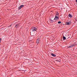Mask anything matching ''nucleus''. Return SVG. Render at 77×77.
<instances>
[{
	"mask_svg": "<svg viewBox=\"0 0 77 77\" xmlns=\"http://www.w3.org/2000/svg\"><path fill=\"white\" fill-rule=\"evenodd\" d=\"M76 45H77V44H75L70 45V46L69 47H70L71 48L72 47H74V46H76Z\"/></svg>",
	"mask_w": 77,
	"mask_h": 77,
	"instance_id": "obj_1",
	"label": "nucleus"
},
{
	"mask_svg": "<svg viewBox=\"0 0 77 77\" xmlns=\"http://www.w3.org/2000/svg\"><path fill=\"white\" fill-rule=\"evenodd\" d=\"M37 29H36V28L35 27H32V31H33V32H35V31H36Z\"/></svg>",
	"mask_w": 77,
	"mask_h": 77,
	"instance_id": "obj_2",
	"label": "nucleus"
},
{
	"mask_svg": "<svg viewBox=\"0 0 77 77\" xmlns=\"http://www.w3.org/2000/svg\"><path fill=\"white\" fill-rule=\"evenodd\" d=\"M24 5H20L19 7V9H21L22 8H23V7H24Z\"/></svg>",
	"mask_w": 77,
	"mask_h": 77,
	"instance_id": "obj_3",
	"label": "nucleus"
},
{
	"mask_svg": "<svg viewBox=\"0 0 77 77\" xmlns=\"http://www.w3.org/2000/svg\"><path fill=\"white\" fill-rule=\"evenodd\" d=\"M19 26H20V24L18 23V24L16 25L15 27L16 28H18Z\"/></svg>",
	"mask_w": 77,
	"mask_h": 77,
	"instance_id": "obj_4",
	"label": "nucleus"
},
{
	"mask_svg": "<svg viewBox=\"0 0 77 77\" xmlns=\"http://www.w3.org/2000/svg\"><path fill=\"white\" fill-rule=\"evenodd\" d=\"M59 19V16H55V17L54 18V20H58Z\"/></svg>",
	"mask_w": 77,
	"mask_h": 77,
	"instance_id": "obj_5",
	"label": "nucleus"
},
{
	"mask_svg": "<svg viewBox=\"0 0 77 77\" xmlns=\"http://www.w3.org/2000/svg\"><path fill=\"white\" fill-rule=\"evenodd\" d=\"M38 44H39V39H37L36 42Z\"/></svg>",
	"mask_w": 77,
	"mask_h": 77,
	"instance_id": "obj_6",
	"label": "nucleus"
},
{
	"mask_svg": "<svg viewBox=\"0 0 77 77\" xmlns=\"http://www.w3.org/2000/svg\"><path fill=\"white\" fill-rule=\"evenodd\" d=\"M51 55L52 56H53L54 57H56V55L55 54H51Z\"/></svg>",
	"mask_w": 77,
	"mask_h": 77,
	"instance_id": "obj_7",
	"label": "nucleus"
},
{
	"mask_svg": "<svg viewBox=\"0 0 77 77\" xmlns=\"http://www.w3.org/2000/svg\"><path fill=\"white\" fill-rule=\"evenodd\" d=\"M71 23L70 22H66V24H67V25H70Z\"/></svg>",
	"mask_w": 77,
	"mask_h": 77,
	"instance_id": "obj_8",
	"label": "nucleus"
},
{
	"mask_svg": "<svg viewBox=\"0 0 77 77\" xmlns=\"http://www.w3.org/2000/svg\"><path fill=\"white\" fill-rule=\"evenodd\" d=\"M69 17H70V18H72V16L70 14H69Z\"/></svg>",
	"mask_w": 77,
	"mask_h": 77,
	"instance_id": "obj_9",
	"label": "nucleus"
},
{
	"mask_svg": "<svg viewBox=\"0 0 77 77\" xmlns=\"http://www.w3.org/2000/svg\"><path fill=\"white\" fill-rule=\"evenodd\" d=\"M49 21L50 23H53V21L52 20H50Z\"/></svg>",
	"mask_w": 77,
	"mask_h": 77,
	"instance_id": "obj_10",
	"label": "nucleus"
},
{
	"mask_svg": "<svg viewBox=\"0 0 77 77\" xmlns=\"http://www.w3.org/2000/svg\"><path fill=\"white\" fill-rule=\"evenodd\" d=\"M59 13H57L55 15V16H57V17H59Z\"/></svg>",
	"mask_w": 77,
	"mask_h": 77,
	"instance_id": "obj_11",
	"label": "nucleus"
},
{
	"mask_svg": "<svg viewBox=\"0 0 77 77\" xmlns=\"http://www.w3.org/2000/svg\"><path fill=\"white\" fill-rule=\"evenodd\" d=\"M63 40H65L66 39V37L65 36L63 37Z\"/></svg>",
	"mask_w": 77,
	"mask_h": 77,
	"instance_id": "obj_12",
	"label": "nucleus"
},
{
	"mask_svg": "<svg viewBox=\"0 0 77 77\" xmlns=\"http://www.w3.org/2000/svg\"><path fill=\"white\" fill-rule=\"evenodd\" d=\"M58 24H61V22L60 21H58Z\"/></svg>",
	"mask_w": 77,
	"mask_h": 77,
	"instance_id": "obj_13",
	"label": "nucleus"
},
{
	"mask_svg": "<svg viewBox=\"0 0 77 77\" xmlns=\"http://www.w3.org/2000/svg\"><path fill=\"white\" fill-rule=\"evenodd\" d=\"M1 40H2V39L0 38V42H1Z\"/></svg>",
	"mask_w": 77,
	"mask_h": 77,
	"instance_id": "obj_14",
	"label": "nucleus"
},
{
	"mask_svg": "<svg viewBox=\"0 0 77 77\" xmlns=\"http://www.w3.org/2000/svg\"><path fill=\"white\" fill-rule=\"evenodd\" d=\"M76 1V3H77V0H75Z\"/></svg>",
	"mask_w": 77,
	"mask_h": 77,
	"instance_id": "obj_15",
	"label": "nucleus"
},
{
	"mask_svg": "<svg viewBox=\"0 0 77 77\" xmlns=\"http://www.w3.org/2000/svg\"><path fill=\"white\" fill-rule=\"evenodd\" d=\"M70 38V37H68V38Z\"/></svg>",
	"mask_w": 77,
	"mask_h": 77,
	"instance_id": "obj_16",
	"label": "nucleus"
}]
</instances>
